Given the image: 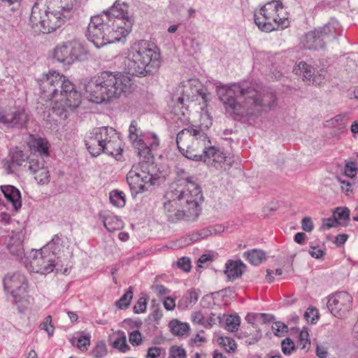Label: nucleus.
I'll list each match as a JSON object with an SVG mask.
<instances>
[{
  "instance_id": "79ce46f5",
  "label": "nucleus",
  "mask_w": 358,
  "mask_h": 358,
  "mask_svg": "<svg viewBox=\"0 0 358 358\" xmlns=\"http://www.w3.org/2000/svg\"><path fill=\"white\" fill-rule=\"evenodd\" d=\"M108 353V350L105 341H99L91 352V355L94 358H102Z\"/></svg>"
},
{
  "instance_id": "bb28decb",
  "label": "nucleus",
  "mask_w": 358,
  "mask_h": 358,
  "mask_svg": "<svg viewBox=\"0 0 358 358\" xmlns=\"http://www.w3.org/2000/svg\"><path fill=\"white\" fill-rule=\"evenodd\" d=\"M1 189L6 199L7 204H11L16 210L21 208V194L17 188L12 185H3L1 187Z\"/></svg>"
},
{
  "instance_id": "09e8293b",
  "label": "nucleus",
  "mask_w": 358,
  "mask_h": 358,
  "mask_svg": "<svg viewBox=\"0 0 358 358\" xmlns=\"http://www.w3.org/2000/svg\"><path fill=\"white\" fill-rule=\"evenodd\" d=\"M40 329L45 331L49 336H52L54 334V326L52 324V316H47L40 324Z\"/></svg>"
},
{
  "instance_id": "423d86ee",
  "label": "nucleus",
  "mask_w": 358,
  "mask_h": 358,
  "mask_svg": "<svg viewBox=\"0 0 358 358\" xmlns=\"http://www.w3.org/2000/svg\"><path fill=\"white\" fill-rule=\"evenodd\" d=\"M124 64L129 74L144 77L160 66V54L148 41L134 42L128 49Z\"/></svg>"
},
{
  "instance_id": "393cba45",
  "label": "nucleus",
  "mask_w": 358,
  "mask_h": 358,
  "mask_svg": "<svg viewBox=\"0 0 358 358\" xmlns=\"http://www.w3.org/2000/svg\"><path fill=\"white\" fill-rule=\"evenodd\" d=\"M27 120L28 116L24 110H19L6 115L0 113V122L9 124L12 127H22Z\"/></svg>"
},
{
  "instance_id": "864d4df0",
  "label": "nucleus",
  "mask_w": 358,
  "mask_h": 358,
  "mask_svg": "<svg viewBox=\"0 0 358 358\" xmlns=\"http://www.w3.org/2000/svg\"><path fill=\"white\" fill-rule=\"evenodd\" d=\"M220 344H222L227 352L234 351L236 348L235 341L230 337H221Z\"/></svg>"
},
{
  "instance_id": "20e7f679",
  "label": "nucleus",
  "mask_w": 358,
  "mask_h": 358,
  "mask_svg": "<svg viewBox=\"0 0 358 358\" xmlns=\"http://www.w3.org/2000/svg\"><path fill=\"white\" fill-rule=\"evenodd\" d=\"M41 97L54 100L52 110L59 115L64 111L73 110L81 103V94L74 85L62 74L50 71L39 83Z\"/></svg>"
},
{
  "instance_id": "473e14b6",
  "label": "nucleus",
  "mask_w": 358,
  "mask_h": 358,
  "mask_svg": "<svg viewBox=\"0 0 358 358\" xmlns=\"http://www.w3.org/2000/svg\"><path fill=\"white\" fill-rule=\"evenodd\" d=\"M243 257L251 264L257 266L266 259V253L262 250L252 249L244 252Z\"/></svg>"
},
{
  "instance_id": "bf43d9fd",
  "label": "nucleus",
  "mask_w": 358,
  "mask_h": 358,
  "mask_svg": "<svg viewBox=\"0 0 358 358\" xmlns=\"http://www.w3.org/2000/svg\"><path fill=\"white\" fill-rule=\"evenodd\" d=\"M191 320L193 323L198 324L204 327L206 317L201 311H194L191 315Z\"/></svg>"
},
{
  "instance_id": "58836bf2",
  "label": "nucleus",
  "mask_w": 358,
  "mask_h": 358,
  "mask_svg": "<svg viewBox=\"0 0 358 358\" xmlns=\"http://www.w3.org/2000/svg\"><path fill=\"white\" fill-rule=\"evenodd\" d=\"M225 322L224 328L229 331L234 332L238 330L241 324V318L236 314L224 315Z\"/></svg>"
},
{
  "instance_id": "7ed1b4c3",
  "label": "nucleus",
  "mask_w": 358,
  "mask_h": 358,
  "mask_svg": "<svg viewBox=\"0 0 358 358\" xmlns=\"http://www.w3.org/2000/svg\"><path fill=\"white\" fill-rule=\"evenodd\" d=\"M128 9L126 3L116 0L106 11L91 17L86 33L87 39L101 48L126 38L133 25Z\"/></svg>"
},
{
  "instance_id": "49530a36",
  "label": "nucleus",
  "mask_w": 358,
  "mask_h": 358,
  "mask_svg": "<svg viewBox=\"0 0 358 358\" xmlns=\"http://www.w3.org/2000/svg\"><path fill=\"white\" fill-rule=\"evenodd\" d=\"M113 347L118 349L122 352H126L130 347L127 343L126 336H121L117 337L113 343Z\"/></svg>"
},
{
  "instance_id": "a211bd4d",
  "label": "nucleus",
  "mask_w": 358,
  "mask_h": 358,
  "mask_svg": "<svg viewBox=\"0 0 358 358\" xmlns=\"http://www.w3.org/2000/svg\"><path fill=\"white\" fill-rule=\"evenodd\" d=\"M28 169L34 174L35 180L40 184L48 183L50 180V173L42 157L33 155L28 159Z\"/></svg>"
},
{
  "instance_id": "6e6552de",
  "label": "nucleus",
  "mask_w": 358,
  "mask_h": 358,
  "mask_svg": "<svg viewBox=\"0 0 358 358\" xmlns=\"http://www.w3.org/2000/svg\"><path fill=\"white\" fill-rule=\"evenodd\" d=\"M151 159H143V162L132 166L127 175V182L132 194L143 193L151 186L159 185L164 180V176L157 165Z\"/></svg>"
},
{
  "instance_id": "b1692460",
  "label": "nucleus",
  "mask_w": 358,
  "mask_h": 358,
  "mask_svg": "<svg viewBox=\"0 0 358 358\" xmlns=\"http://www.w3.org/2000/svg\"><path fill=\"white\" fill-rule=\"evenodd\" d=\"M10 160H7L3 164V168L7 173L14 172V166H22V164L28 160L29 157L23 152V151L16 148H13L10 151Z\"/></svg>"
},
{
  "instance_id": "0eeeda50",
  "label": "nucleus",
  "mask_w": 358,
  "mask_h": 358,
  "mask_svg": "<svg viewBox=\"0 0 358 358\" xmlns=\"http://www.w3.org/2000/svg\"><path fill=\"white\" fill-rule=\"evenodd\" d=\"M176 143L180 153L189 159L201 162L210 141L205 131L199 125H190L181 130L176 137Z\"/></svg>"
},
{
  "instance_id": "dca6fc26",
  "label": "nucleus",
  "mask_w": 358,
  "mask_h": 358,
  "mask_svg": "<svg viewBox=\"0 0 358 358\" xmlns=\"http://www.w3.org/2000/svg\"><path fill=\"white\" fill-rule=\"evenodd\" d=\"M112 133H117L112 127H102L93 129L85 140L86 148L92 157L102 153L104 144L111 140Z\"/></svg>"
},
{
  "instance_id": "ea45409f",
  "label": "nucleus",
  "mask_w": 358,
  "mask_h": 358,
  "mask_svg": "<svg viewBox=\"0 0 358 358\" xmlns=\"http://www.w3.org/2000/svg\"><path fill=\"white\" fill-rule=\"evenodd\" d=\"M110 201L111 203L118 208H122L125 206V194L122 191L113 190L110 192Z\"/></svg>"
},
{
  "instance_id": "5fc2aeb1",
  "label": "nucleus",
  "mask_w": 358,
  "mask_h": 358,
  "mask_svg": "<svg viewBox=\"0 0 358 358\" xmlns=\"http://www.w3.org/2000/svg\"><path fill=\"white\" fill-rule=\"evenodd\" d=\"M129 341L134 346H138L142 343V336L138 330L131 331L129 335Z\"/></svg>"
},
{
  "instance_id": "a18cd8bd",
  "label": "nucleus",
  "mask_w": 358,
  "mask_h": 358,
  "mask_svg": "<svg viewBox=\"0 0 358 358\" xmlns=\"http://www.w3.org/2000/svg\"><path fill=\"white\" fill-rule=\"evenodd\" d=\"M186 351L184 348L178 345H173L169 348L168 358H186Z\"/></svg>"
},
{
  "instance_id": "4c0bfd02",
  "label": "nucleus",
  "mask_w": 358,
  "mask_h": 358,
  "mask_svg": "<svg viewBox=\"0 0 358 358\" xmlns=\"http://www.w3.org/2000/svg\"><path fill=\"white\" fill-rule=\"evenodd\" d=\"M350 210L347 207H337L333 213L339 225L347 226L350 220Z\"/></svg>"
},
{
  "instance_id": "4be33fe9",
  "label": "nucleus",
  "mask_w": 358,
  "mask_h": 358,
  "mask_svg": "<svg viewBox=\"0 0 358 358\" xmlns=\"http://www.w3.org/2000/svg\"><path fill=\"white\" fill-rule=\"evenodd\" d=\"M49 9L61 13L66 18L75 8L76 0H46Z\"/></svg>"
},
{
  "instance_id": "2eb2a0df",
  "label": "nucleus",
  "mask_w": 358,
  "mask_h": 358,
  "mask_svg": "<svg viewBox=\"0 0 358 358\" xmlns=\"http://www.w3.org/2000/svg\"><path fill=\"white\" fill-rule=\"evenodd\" d=\"M353 298L347 292H337L328 297L327 308L338 318H345L352 308Z\"/></svg>"
},
{
  "instance_id": "6ab92c4d",
  "label": "nucleus",
  "mask_w": 358,
  "mask_h": 358,
  "mask_svg": "<svg viewBox=\"0 0 358 358\" xmlns=\"http://www.w3.org/2000/svg\"><path fill=\"white\" fill-rule=\"evenodd\" d=\"M296 74L302 76L304 81L313 85H320L324 80L322 73L315 74V69L304 62H300L294 69Z\"/></svg>"
},
{
  "instance_id": "a19ab883",
  "label": "nucleus",
  "mask_w": 358,
  "mask_h": 358,
  "mask_svg": "<svg viewBox=\"0 0 358 358\" xmlns=\"http://www.w3.org/2000/svg\"><path fill=\"white\" fill-rule=\"evenodd\" d=\"M133 298L132 287L129 289L121 296V298L115 302V306L120 309L127 308Z\"/></svg>"
},
{
  "instance_id": "a878e982",
  "label": "nucleus",
  "mask_w": 358,
  "mask_h": 358,
  "mask_svg": "<svg viewBox=\"0 0 358 358\" xmlns=\"http://www.w3.org/2000/svg\"><path fill=\"white\" fill-rule=\"evenodd\" d=\"M111 140L108 143L104 144L103 147V152L108 155L113 156L119 159L122 156V141L120 138L117 133H112L110 136Z\"/></svg>"
},
{
  "instance_id": "f3484780",
  "label": "nucleus",
  "mask_w": 358,
  "mask_h": 358,
  "mask_svg": "<svg viewBox=\"0 0 358 358\" xmlns=\"http://www.w3.org/2000/svg\"><path fill=\"white\" fill-rule=\"evenodd\" d=\"M3 285L5 289L10 292L15 302L18 303L26 296L28 282L24 274L13 273L5 276Z\"/></svg>"
},
{
  "instance_id": "f704fd0d",
  "label": "nucleus",
  "mask_w": 358,
  "mask_h": 358,
  "mask_svg": "<svg viewBox=\"0 0 358 358\" xmlns=\"http://www.w3.org/2000/svg\"><path fill=\"white\" fill-rule=\"evenodd\" d=\"M45 249L50 251L55 257L62 251L64 248L63 236L62 234H55L50 241H49L45 246Z\"/></svg>"
},
{
  "instance_id": "39448f33",
  "label": "nucleus",
  "mask_w": 358,
  "mask_h": 358,
  "mask_svg": "<svg viewBox=\"0 0 358 358\" xmlns=\"http://www.w3.org/2000/svg\"><path fill=\"white\" fill-rule=\"evenodd\" d=\"M131 78L120 73L103 71L91 78L85 84V95L93 103H103L113 101L122 94L131 92Z\"/></svg>"
},
{
  "instance_id": "7c9ffc66",
  "label": "nucleus",
  "mask_w": 358,
  "mask_h": 358,
  "mask_svg": "<svg viewBox=\"0 0 358 358\" xmlns=\"http://www.w3.org/2000/svg\"><path fill=\"white\" fill-rule=\"evenodd\" d=\"M69 342L80 351L85 352L90 345L91 336L84 331H78L69 339Z\"/></svg>"
},
{
  "instance_id": "9b49d317",
  "label": "nucleus",
  "mask_w": 358,
  "mask_h": 358,
  "mask_svg": "<svg viewBox=\"0 0 358 358\" xmlns=\"http://www.w3.org/2000/svg\"><path fill=\"white\" fill-rule=\"evenodd\" d=\"M129 138L141 159H151L159 146V139L153 133H138L137 122L133 120L129 128Z\"/></svg>"
},
{
  "instance_id": "4468645a",
  "label": "nucleus",
  "mask_w": 358,
  "mask_h": 358,
  "mask_svg": "<svg viewBox=\"0 0 358 358\" xmlns=\"http://www.w3.org/2000/svg\"><path fill=\"white\" fill-rule=\"evenodd\" d=\"M59 257L51 253L50 251L43 247L41 249L34 252L31 259L29 262L31 271L41 274H48L57 268Z\"/></svg>"
},
{
  "instance_id": "e2e57ef3",
  "label": "nucleus",
  "mask_w": 358,
  "mask_h": 358,
  "mask_svg": "<svg viewBox=\"0 0 358 358\" xmlns=\"http://www.w3.org/2000/svg\"><path fill=\"white\" fill-rule=\"evenodd\" d=\"M339 224L337 222L336 219L334 217L323 219L322 227L324 229H329L333 227H336Z\"/></svg>"
},
{
  "instance_id": "f8f14e48",
  "label": "nucleus",
  "mask_w": 358,
  "mask_h": 358,
  "mask_svg": "<svg viewBox=\"0 0 358 358\" xmlns=\"http://www.w3.org/2000/svg\"><path fill=\"white\" fill-rule=\"evenodd\" d=\"M87 51L84 44L78 40L69 41L57 45L54 50V57L65 65L85 59Z\"/></svg>"
},
{
  "instance_id": "680f3d73",
  "label": "nucleus",
  "mask_w": 358,
  "mask_h": 358,
  "mask_svg": "<svg viewBox=\"0 0 358 358\" xmlns=\"http://www.w3.org/2000/svg\"><path fill=\"white\" fill-rule=\"evenodd\" d=\"M217 321L221 322V317L217 316L215 317V315L214 313H211L209 316L206 317L204 327L210 328L216 324Z\"/></svg>"
},
{
  "instance_id": "f257e3e1",
  "label": "nucleus",
  "mask_w": 358,
  "mask_h": 358,
  "mask_svg": "<svg viewBox=\"0 0 358 358\" xmlns=\"http://www.w3.org/2000/svg\"><path fill=\"white\" fill-rule=\"evenodd\" d=\"M217 93L226 112L238 121H254L276 106L275 94H263L246 82L217 86Z\"/></svg>"
},
{
  "instance_id": "13d9d810",
  "label": "nucleus",
  "mask_w": 358,
  "mask_h": 358,
  "mask_svg": "<svg viewBox=\"0 0 358 358\" xmlns=\"http://www.w3.org/2000/svg\"><path fill=\"white\" fill-rule=\"evenodd\" d=\"M151 289L157 295V296H163L169 293H170V290L166 288L164 285L154 283L151 286Z\"/></svg>"
},
{
  "instance_id": "cd10ccee",
  "label": "nucleus",
  "mask_w": 358,
  "mask_h": 358,
  "mask_svg": "<svg viewBox=\"0 0 358 358\" xmlns=\"http://www.w3.org/2000/svg\"><path fill=\"white\" fill-rule=\"evenodd\" d=\"M318 29L327 42L336 38L342 32L340 23L335 19H331L324 26Z\"/></svg>"
},
{
  "instance_id": "052dcab7",
  "label": "nucleus",
  "mask_w": 358,
  "mask_h": 358,
  "mask_svg": "<svg viewBox=\"0 0 358 358\" xmlns=\"http://www.w3.org/2000/svg\"><path fill=\"white\" fill-rule=\"evenodd\" d=\"M162 352H164L163 348L159 347H151L148 349V353L146 355L147 358H157L159 357Z\"/></svg>"
},
{
  "instance_id": "72a5a7b5",
  "label": "nucleus",
  "mask_w": 358,
  "mask_h": 358,
  "mask_svg": "<svg viewBox=\"0 0 358 358\" xmlns=\"http://www.w3.org/2000/svg\"><path fill=\"white\" fill-rule=\"evenodd\" d=\"M169 327L171 332L178 336H182L187 334L190 330L188 323L180 322L178 320H173L169 322Z\"/></svg>"
},
{
  "instance_id": "6e6d98bb",
  "label": "nucleus",
  "mask_w": 358,
  "mask_h": 358,
  "mask_svg": "<svg viewBox=\"0 0 358 358\" xmlns=\"http://www.w3.org/2000/svg\"><path fill=\"white\" fill-rule=\"evenodd\" d=\"M147 308V301L145 297H140L134 306V312L139 314L145 313Z\"/></svg>"
},
{
  "instance_id": "69168bd1",
  "label": "nucleus",
  "mask_w": 358,
  "mask_h": 358,
  "mask_svg": "<svg viewBox=\"0 0 358 358\" xmlns=\"http://www.w3.org/2000/svg\"><path fill=\"white\" fill-rule=\"evenodd\" d=\"M302 229L307 231L310 232L313 229V223L310 217H304L301 221Z\"/></svg>"
},
{
  "instance_id": "1a4fd4ad",
  "label": "nucleus",
  "mask_w": 358,
  "mask_h": 358,
  "mask_svg": "<svg viewBox=\"0 0 358 358\" xmlns=\"http://www.w3.org/2000/svg\"><path fill=\"white\" fill-rule=\"evenodd\" d=\"M254 20L258 28L270 32L283 29L289 25L288 14L280 1H271L254 13Z\"/></svg>"
},
{
  "instance_id": "f03ea898",
  "label": "nucleus",
  "mask_w": 358,
  "mask_h": 358,
  "mask_svg": "<svg viewBox=\"0 0 358 358\" xmlns=\"http://www.w3.org/2000/svg\"><path fill=\"white\" fill-rule=\"evenodd\" d=\"M178 178L170 184L164 194V210L168 220L177 222L194 220L200 215L202 199L199 185L183 169L178 171Z\"/></svg>"
},
{
  "instance_id": "2f4dec72",
  "label": "nucleus",
  "mask_w": 358,
  "mask_h": 358,
  "mask_svg": "<svg viewBox=\"0 0 358 358\" xmlns=\"http://www.w3.org/2000/svg\"><path fill=\"white\" fill-rule=\"evenodd\" d=\"M199 299V294L195 289H190L179 299L178 308L180 310H185L189 306L195 304Z\"/></svg>"
},
{
  "instance_id": "aec40b11",
  "label": "nucleus",
  "mask_w": 358,
  "mask_h": 358,
  "mask_svg": "<svg viewBox=\"0 0 358 358\" xmlns=\"http://www.w3.org/2000/svg\"><path fill=\"white\" fill-rule=\"evenodd\" d=\"M327 43L318 29L306 34L301 41L304 48L316 50H324Z\"/></svg>"
},
{
  "instance_id": "338daca9",
  "label": "nucleus",
  "mask_w": 358,
  "mask_h": 358,
  "mask_svg": "<svg viewBox=\"0 0 358 358\" xmlns=\"http://www.w3.org/2000/svg\"><path fill=\"white\" fill-rule=\"evenodd\" d=\"M309 254L312 257L319 259L324 255V251L318 247H310Z\"/></svg>"
},
{
  "instance_id": "de8ad7c7",
  "label": "nucleus",
  "mask_w": 358,
  "mask_h": 358,
  "mask_svg": "<svg viewBox=\"0 0 358 358\" xmlns=\"http://www.w3.org/2000/svg\"><path fill=\"white\" fill-rule=\"evenodd\" d=\"M298 345L301 349H308L310 346V341L309 339V334L306 330H303L300 332L298 340Z\"/></svg>"
},
{
  "instance_id": "0e129e2a",
  "label": "nucleus",
  "mask_w": 358,
  "mask_h": 358,
  "mask_svg": "<svg viewBox=\"0 0 358 358\" xmlns=\"http://www.w3.org/2000/svg\"><path fill=\"white\" fill-rule=\"evenodd\" d=\"M164 307L167 310H173L176 308L175 299L171 296H167L163 301Z\"/></svg>"
},
{
  "instance_id": "8fccbe9b",
  "label": "nucleus",
  "mask_w": 358,
  "mask_h": 358,
  "mask_svg": "<svg viewBox=\"0 0 358 358\" xmlns=\"http://www.w3.org/2000/svg\"><path fill=\"white\" fill-rule=\"evenodd\" d=\"M272 330L275 335L282 336L284 334L287 332L288 327L285 324L281 322H276L273 324Z\"/></svg>"
},
{
  "instance_id": "c9c22d12",
  "label": "nucleus",
  "mask_w": 358,
  "mask_h": 358,
  "mask_svg": "<svg viewBox=\"0 0 358 358\" xmlns=\"http://www.w3.org/2000/svg\"><path fill=\"white\" fill-rule=\"evenodd\" d=\"M224 227L222 224H214L207 227L196 230L200 241L206 239L209 236H215L222 233L224 231Z\"/></svg>"
},
{
  "instance_id": "c756f323",
  "label": "nucleus",
  "mask_w": 358,
  "mask_h": 358,
  "mask_svg": "<svg viewBox=\"0 0 358 358\" xmlns=\"http://www.w3.org/2000/svg\"><path fill=\"white\" fill-rule=\"evenodd\" d=\"M23 240L24 235L22 233H17L10 237L8 249L13 255L18 257H22L24 255Z\"/></svg>"
},
{
  "instance_id": "603ef678",
  "label": "nucleus",
  "mask_w": 358,
  "mask_h": 358,
  "mask_svg": "<svg viewBox=\"0 0 358 358\" xmlns=\"http://www.w3.org/2000/svg\"><path fill=\"white\" fill-rule=\"evenodd\" d=\"M304 317L308 322L315 323L318 320V311L315 308L309 307L304 313Z\"/></svg>"
},
{
  "instance_id": "774afa93",
  "label": "nucleus",
  "mask_w": 358,
  "mask_h": 358,
  "mask_svg": "<svg viewBox=\"0 0 358 358\" xmlns=\"http://www.w3.org/2000/svg\"><path fill=\"white\" fill-rule=\"evenodd\" d=\"M316 355L319 358H326L328 355L327 350L322 345H317Z\"/></svg>"
},
{
  "instance_id": "4d7b16f0",
  "label": "nucleus",
  "mask_w": 358,
  "mask_h": 358,
  "mask_svg": "<svg viewBox=\"0 0 358 358\" xmlns=\"http://www.w3.org/2000/svg\"><path fill=\"white\" fill-rule=\"evenodd\" d=\"M282 351L285 355H290L292 351L294 349V344L293 341L287 338L284 339L281 343Z\"/></svg>"
},
{
  "instance_id": "e433bc0d",
  "label": "nucleus",
  "mask_w": 358,
  "mask_h": 358,
  "mask_svg": "<svg viewBox=\"0 0 358 358\" xmlns=\"http://www.w3.org/2000/svg\"><path fill=\"white\" fill-rule=\"evenodd\" d=\"M32 148L38 152L39 157H48L50 155L49 152V143L48 141L45 138H36L34 139L31 143Z\"/></svg>"
},
{
  "instance_id": "9d476101",
  "label": "nucleus",
  "mask_w": 358,
  "mask_h": 358,
  "mask_svg": "<svg viewBox=\"0 0 358 358\" xmlns=\"http://www.w3.org/2000/svg\"><path fill=\"white\" fill-rule=\"evenodd\" d=\"M66 19L59 11L49 9L48 5L45 8L36 3L31 9L29 22L33 28H39L40 31L49 34L60 27Z\"/></svg>"
},
{
  "instance_id": "37998d69",
  "label": "nucleus",
  "mask_w": 358,
  "mask_h": 358,
  "mask_svg": "<svg viewBox=\"0 0 358 358\" xmlns=\"http://www.w3.org/2000/svg\"><path fill=\"white\" fill-rule=\"evenodd\" d=\"M350 119L348 113H341L336 115L330 120V124L334 127H345Z\"/></svg>"
},
{
  "instance_id": "c85d7f7f",
  "label": "nucleus",
  "mask_w": 358,
  "mask_h": 358,
  "mask_svg": "<svg viewBox=\"0 0 358 358\" xmlns=\"http://www.w3.org/2000/svg\"><path fill=\"white\" fill-rule=\"evenodd\" d=\"M246 265L241 260H228L225 264L224 273L230 280L241 277L245 272Z\"/></svg>"
},
{
  "instance_id": "3c124183",
  "label": "nucleus",
  "mask_w": 358,
  "mask_h": 358,
  "mask_svg": "<svg viewBox=\"0 0 358 358\" xmlns=\"http://www.w3.org/2000/svg\"><path fill=\"white\" fill-rule=\"evenodd\" d=\"M184 245H190L195 242L200 241L197 231H193L180 239Z\"/></svg>"
},
{
  "instance_id": "c03bdc74",
  "label": "nucleus",
  "mask_w": 358,
  "mask_h": 358,
  "mask_svg": "<svg viewBox=\"0 0 358 358\" xmlns=\"http://www.w3.org/2000/svg\"><path fill=\"white\" fill-rule=\"evenodd\" d=\"M176 267L185 273L190 272L192 269V262L189 257H182L179 258L176 262L173 263V266Z\"/></svg>"
},
{
  "instance_id": "5701e85b",
  "label": "nucleus",
  "mask_w": 358,
  "mask_h": 358,
  "mask_svg": "<svg viewBox=\"0 0 358 358\" xmlns=\"http://www.w3.org/2000/svg\"><path fill=\"white\" fill-rule=\"evenodd\" d=\"M99 219L103 223L105 228L109 232L120 230L124 227V222L117 215L109 212H100L99 213Z\"/></svg>"
},
{
  "instance_id": "ddd939ff",
  "label": "nucleus",
  "mask_w": 358,
  "mask_h": 358,
  "mask_svg": "<svg viewBox=\"0 0 358 358\" xmlns=\"http://www.w3.org/2000/svg\"><path fill=\"white\" fill-rule=\"evenodd\" d=\"M272 319L273 316L266 313H248L245 320L250 325L239 334L238 337L248 345L257 343L262 336V330L257 326V323L264 324L269 322Z\"/></svg>"
},
{
  "instance_id": "412c9836",
  "label": "nucleus",
  "mask_w": 358,
  "mask_h": 358,
  "mask_svg": "<svg viewBox=\"0 0 358 358\" xmlns=\"http://www.w3.org/2000/svg\"><path fill=\"white\" fill-rule=\"evenodd\" d=\"M202 159L201 162L216 169L222 168L227 161V157L224 152L211 145L208 148Z\"/></svg>"
}]
</instances>
